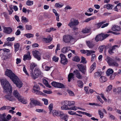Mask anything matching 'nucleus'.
I'll list each match as a JSON object with an SVG mask.
<instances>
[{
    "label": "nucleus",
    "instance_id": "obj_21",
    "mask_svg": "<svg viewBox=\"0 0 121 121\" xmlns=\"http://www.w3.org/2000/svg\"><path fill=\"white\" fill-rule=\"evenodd\" d=\"M31 57L30 56V53L29 52H27V55H25L23 56V60H24L25 61L26 60H30L31 59Z\"/></svg>",
    "mask_w": 121,
    "mask_h": 121
},
{
    "label": "nucleus",
    "instance_id": "obj_40",
    "mask_svg": "<svg viewBox=\"0 0 121 121\" xmlns=\"http://www.w3.org/2000/svg\"><path fill=\"white\" fill-rule=\"evenodd\" d=\"M102 74L101 72H97L95 73L94 74V76L95 78H96L97 77L100 76Z\"/></svg>",
    "mask_w": 121,
    "mask_h": 121
},
{
    "label": "nucleus",
    "instance_id": "obj_39",
    "mask_svg": "<svg viewBox=\"0 0 121 121\" xmlns=\"http://www.w3.org/2000/svg\"><path fill=\"white\" fill-rule=\"evenodd\" d=\"M74 75L73 73H69L68 76V81L70 82L71 81V79L72 78H73Z\"/></svg>",
    "mask_w": 121,
    "mask_h": 121
},
{
    "label": "nucleus",
    "instance_id": "obj_54",
    "mask_svg": "<svg viewBox=\"0 0 121 121\" xmlns=\"http://www.w3.org/2000/svg\"><path fill=\"white\" fill-rule=\"evenodd\" d=\"M53 108V104L52 103L50 104L49 105L48 108L49 109L50 112H51V111H52L53 110H52Z\"/></svg>",
    "mask_w": 121,
    "mask_h": 121
},
{
    "label": "nucleus",
    "instance_id": "obj_13",
    "mask_svg": "<svg viewBox=\"0 0 121 121\" xmlns=\"http://www.w3.org/2000/svg\"><path fill=\"white\" fill-rule=\"evenodd\" d=\"M77 66L78 67L79 70L83 73L85 74L86 72V69L85 67L81 64H78Z\"/></svg>",
    "mask_w": 121,
    "mask_h": 121
},
{
    "label": "nucleus",
    "instance_id": "obj_20",
    "mask_svg": "<svg viewBox=\"0 0 121 121\" xmlns=\"http://www.w3.org/2000/svg\"><path fill=\"white\" fill-rule=\"evenodd\" d=\"M12 28L9 27L4 28V32L7 34H10L12 31Z\"/></svg>",
    "mask_w": 121,
    "mask_h": 121
},
{
    "label": "nucleus",
    "instance_id": "obj_27",
    "mask_svg": "<svg viewBox=\"0 0 121 121\" xmlns=\"http://www.w3.org/2000/svg\"><path fill=\"white\" fill-rule=\"evenodd\" d=\"M121 29L120 27L117 25H114L112 28V30L115 31H120Z\"/></svg>",
    "mask_w": 121,
    "mask_h": 121
},
{
    "label": "nucleus",
    "instance_id": "obj_6",
    "mask_svg": "<svg viewBox=\"0 0 121 121\" xmlns=\"http://www.w3.org/2000/svg\"><path fill=\"white\" fill-rule=\"evenodd\" d=\"M62 102L64 104L61 107V108L62 110H72L75 111L78 108V107H72L70 108H69L67 104H65V103H64L63 102Z\"/></svg>",
    "mask_w": 121,
    "mask_h": 121
},
{
    "label": "nucleus",
    "instance_id": "obj_43",
    "mask_svg": "<svg viewBox=\"0 0 121 121\" xmlns=\"http://www.w3.org/2000/svg\"><path fill=\"white\" fill-rule=\"evenodd\" d=\"M65 87V86L60 83H58L57 87L60 88H63Z\"/></svg>",
    "mask_w": 121,
    "mask_h": 121
},
{
    "label": "nucleus",
    "instance_id": "obj_38",
    "mask_svg": "<svg viewBox=\"0 0 121 121\" xmlns=\"http://www.w3.org/2000/svg\"><path fill=\"white\" fill-rule=\"evenodd\" d=\"M105 22V21H103L96 24L95 25L96 26L97 28L98 29L99 28L102 24H104Z\"/></svg>",
    "mask_w": 121,
    "mask_h": 121
},
{
    "label": "nucleus",
    "instance_id": "obj_61",
    "mask_svg": "<svg viewBox=\"0 0 121 121\" xmlns=\"http://www.w3.org/2000/svg\"><path fill=\"white\" fill-rule=\"evenodd\" d=\"M76 26H73V27H71L72 28V29L74 32L76 31H77V30L78 29V28ZM74 33H75V32H74Z\"/></svg>",
    "mask_w": 121,
    "mask_h": 121
},
{
    "label": "nucleus",
    "instance_id": "obj_10",
    "mask_svg": "<svg viewBox=\"0 0 121 121\" xmlns=\"http://www.w3.org/2000/svg\"><path fill=\"white\" fill-rule=\"evenodd\" d=\"M60 57L61 59V63L64 65L67 64L68 61L65 55L63 54H61L60 55Z\"/></svg>",
    "mask_w": 121,
    "mask_h": 121
},
{
    "label": "nucleus",
    "instance_id": "obj_55",
    "mask_svg": "<svg viewBox=\"0 0 121 121\" xmlns=\"http://www.w3.org/2000/svg\"><path fill=\"white\" fill-rule=\"evenodd\" d=\"M81 63H86V59L83 56H82L81 57Z\"/></svg>",
    "mask_w": 121,
    "mask_h": 121
},
{
    "label": "nucleus",
    "instance_id": "obj_50",
    "mask_svg": "<svg viewBox=\"0 0 121 121\" xmlns=\"http://www.w3.org/2000/svg\"><path fill=\"white\" fill-rule=\"evenodd\" d=\"M15 39L14 37H13L12 38L8 37L7 38L6 40L8 41H14Z\"/></svg>",
    "mask_w": 121,
    "mask_h": 121
},
{
    "label": "nucleus",
    "instance_id": "obj_2",
    "mask_svg": "<svg viewBox=\"0 0 121 121\" xmlns=\"http://www.w3.org/2000/svg\"><path fill=\"white\" fill-rule=\"evenodd\" d=\"M30 76L34 79H36L39 77L42 76L43 75V73L40 69L38 68L35 69L34 72L33 71H30Z\"/></svg>",
    "mask_w": 121,
    "mask_h": 121
},
{
    "label": "nucleus",
    "instance_id": "obj_48",
    "mask_svg": "<svg viewBox=\"0 0 121 121\" xmlns=\"http://www.w3.org/2000/svg\"><path fill=\"white\" fill-rule=\"evenodd\" d=\"M33 1H31L30 0H27L26 2V4L29 6H31L33 4Z\"/></svg>",
    "mask_w": 121,
    "mask_h": 121
},
{
    "label": "nucleus",
    "instance_id": "obj_46",
    "mask_svg": "<svg viewBox=\"0 0 121 121\" xmlns=\"http://www.w3.org/2000/svg\"><path fill=\"white\" fill-rule=\"evenodd\" d=\"M25 36L27 38H29L31 37H34V35L30 33H28L25 35Z\"/></svg>",
    "mask_w": 121,
    "mask_h": 121
},
{
    "label": "nucleus",
    "instance_id": "obj_42",
    "mask_svg": "<svg viewBox=\"0 0 121 121\" xmlns=\"http://www.w3.org/2000/svg\"><path fill=\"white\" fill-rule=\"evenodd\" d=\"M22 22H27L29 21L28 19L26 17L22 16Z\"/></svg>",
    "mask_w": 121,
    "mask_h": 121
},
{
    "label": "nucleus",
    "instance_id": "obj_41",
    "mask_svg": "<svg viewBox=\"0 0 121 121\" xmlns=\"http://www.w3.org/2000/svg\"><path fill=\"white\" fill-rule=\"evenodd\" d=\"M43 83L47 87L49 88H51V86L49 85L48 81L45 79H44L43 80Z\"/></svg>",
    "mask_w": 121,
    "mask_h": 121
},
{
    "label": "nucleus",
    "instance_id": "obj_17",
    "mask_svg": "<svg viewBox=\"0 0 121 121\" xmlns=\"http://www.w3.org/2000/svg\"><path fill=\"white\" fill-rule=\"evenodd\" d=\"M82 53L85 54L86 53H87L86 55L87 56H90L91 55V53H93L95 52V51H89L88 50H82L80 51Z\"/></svg>",
    "mask_w": 121,
    "mask_h": 121
},
{
    "label": "nucleus",
    "instance_id": "obj_45",
    "mask_svg": "<svg viewBox=\"0 0 121 121\" xmlns=\"http://www.w3.org/2000/svg\"><path fill=\"white\" fill-rule=\"evenodd\" d=\"M31 101L35 106L39 105V102L36 100L33 99Z\"/></svg>",
    "mask_w": 121,
    "mask_h": 121
},
{
    "label": "nucleus",
    "instance_id": "obj_37",
    "mask_svg": "<svg viewBox=\"0 0 121 121\" xmlns=\"http://www.w3.org/2000/svg\"><path fill=\"white\" fill-rule=\"evenodd\" d=\"M37 65L35 63H32L30 65V69L31 70L30 71H33V70L34 68Z\"/></svg>",
    "mask_w": 121,
    "mask_h": 121
},
{
    "label": "nucleus",
    "instance_id": "obj_62",
    "mask_svg": "<svg viewBox=\"0 0 121 121\" xmlns=\"http://www.w3.org/2000/svg\"><path fill=\"white\" fill-rule=\"evenodd\" d=\"M13 45L12 43L8 42L5 43L4 45L3 46H11Z\"/></svg>",
    "mask_w": 121,
    "mask_h": 121
},
{
    "label": "nucleus",
    "instance_id": "obj_22",
    "mask_svg": "<svg viewBox=\"0 0 121 121\" xmlns=\"http://www.w3.org/2000/svg\"><path fill=\"white\" fill-rule=\"evenodd\" d=\"M13 94L18 99L21 96L18 91L17 90L14 91L13 92Z\"/></svg>",
    "mask_w": 121,
    "mask_h": 121
},
{
    "label": "nucleus",
    "instance_id": "obj_23",
    "mask_svg": "<svg viewBox=\"0 0 121 121\" xmlns=\"http://www.w3.org/2000/svg\"><path fill=\"white\" fill-rule=\"evenodd\" d=\"M64 103H65L66 104H67L68 106H70L74 104L75 102L73 101H70L67 100H65L63 101Z\"/></svg>",
    "mask_w": 121,
    "mask_h": 121
},
{
    "label": "nucleus",
    "instance_id": "obj_34",
    "mask_svg": "<svg viewBox=\"0 0 121 121\" xmlns=\"http://www.w3.org/2000/svg\"><path fill=\"white\" fill-rule=\"evenodd\" d=\"M77 85L81 88H82L83 86V83L82 82L81 80H77Z\"/></svg>",
    "mask_w": 121,
    "mask_h": 121
},
{
    "label": "nucleus",
    "instance_id": "obj_58",
    "mask_svg": "<svg viewBox=\"0 0 121 121\" xmlns=\"http://www.w3.org/2000/svg\"><path fill=\"white\" fill-rule=\"evenodd\" d=\"M58 82H53L51 83L52 85L56 87H57V86L58 84Z\"/></svg>",
    "mask_w": 121,
    "mask_h": 121
},
{
    "label": "nucleus",
    "instance_id": "obj_52",
    "mask_svg": "<svg viewBox=\"0 0 121 121\" xmlns=\"http://www.w3.org/2000/svg\"><path fill=\"white\" fill-rule=\"evenodd\" d=\"M63 5H62L61 4H60L59 3H56L55 5V6L56 8H60L61 7H62Z\"/></svg>",
    "mask_w": 121,
    "mask_h": 121
},
{
    "label": "nucleus",
    "instance_id": "obj_29",
    "mask_svg": "<svg viewBox=\"0 0 121 121\" xmlns=\"http://www.w3.org/2000/svg\"><path fill=\"white\" fill-rule=\"evenodd\" d=\"M18 99L19 101L22 102L23 104H25L27 103V101L21 96L19 97Z\"/></svg>",
    "mask_w": 121,
    "mask_h": 121
},
{
    "label": "nucleus",
    "instance_id": "obj_64",
    "mask_svg": "<svg viewBox=\"0 0 121 121\" xmlns=\"http://www.w3.org/2000/svg\"><path fill=\"white\" fill-rule=\"evenodd\" d=\"M104 46H99V50L100 52H101L104 48Z\"/></svg>",
    "mask_w": 121,
    "mask_h": 121
},
{
    "label": "nucleus",
    "instance_id": "obj_59",
    "mask_svg": "<svg viewBox=\"0 0 121 121\" xmlns=\"http://www.w3.org/2000/svg\"><path fill=\"white\" fill-rule=\"evenodd\" d=\"M42 100L44 102V104L47 105L48 104V100L47 99H42Z\"/></svg>",
    "mask_w": 121,
    "mask_h": 121
},
{
    "label": "nucleus",
    "instance_id": "obj_9",
    "mask_svg": "<svg viewBox=\"0 0 121 121\" xmlns=\"http://www.w3.org/2000/svg\"><path fill=\"white\" fill-rule=\"evenodd\" d=\"M61 112L59 111L53 110L49 112L50 114H52L54 117H58L60 116Z\"/></svg>",
    "mask_w": 121,
    "mask_h": 121
},
{
    "label": "nucleus",
    "instance_id": "obj_18",
    "mask_svg": "<svg viewBox=\"0 0 121 121\" xmlns=\"http://www.w3.org/2000/svg\"><path fill=\"white\" fill-rule=\"evenodd\" d=\"M52 40V38L50 35L48 36L47 38H43L42 39L43 42L47 43H50Z\"/></svg>",
    "mask_w": 121,
    "mask_h": 121
},
{
    "label": "nucleus",
    "instance_id": "obj_16",
    "mask_svg": "<svg viewBox=\"0 0 121 121\" xmlns=\"http://www.w3.org/2000/svg\"><path fill=\"white\" fill-rule=\"evenodd\" d=\"M118 46L117 45H115L110 48L108 50L109 53L111 54H112L114 53L113 52L117 48H118Z\"/></svg>",
    "mask_w": 121,
    "mask_h": 121
},
{
    "label": "nucleus",
    "instance_id": "obj_7",
    "mask_svg": "<svg viewBox=\"0 0 121 121\" xmlns=\"http://www.w3.org/2000/svg\"><path fill=\"white\" fill-rule=\"evenodd\" d=\"M79 23V22L78 20L72 18L70 20V22L68 24V26L70 27H72L73 26H77Z\"/></svg>",
    "mask_w": 121,
    "mask_h": 121
},
{
    "label": "nucleus",
    "instance_id": "obj_19",
    "mask_svg": "<svg viewBox=\"0 0 121 121\" xmlns=\"http://www.w3.org/2000/svg\"><path fill=\"white\" fill-rule=\"evenodd\" d=\"M72 36L69 35L64 36L63 37V40L66 43H69L70 41V38Z\"/></svg>",
    "mask_w": 121,
    "mask_h": 121
},
{
    "label": "nucleus",
    "instance_id": "obj_36",
    "mask_svg": "<svg viewBox=\"0 0 121 121\" xmlns=\"http://www.w3.org/2000/svg\"><path fill=\"white\" fill-rule=\"evenodd\" d=\"M118 65H119L116 61L113 60V61H112V62L111 63V64H110V66L118 67Z\"/></svg>",
    "mask_w": 121,
    "mask_h": 121
},
{
    "label": "nucleus",
    "instance_id": "obj_44",
    "mask_svg": "<svg viewBox=\"0 0 121 121\" xmlns=\"http://www.w3.org/2000/svg\"><path fill=\"white\" fill-rule=\"evenodd\" d=\"M80 60V58L77 56H75L73 59V61L77 62L79 61Z\"/></svg>",
    "mask_w": 121,
    "mask_h": 121
},
{
    "label": "nucleus",
    "instance_id": "obj_11",
    "mask_svg": "<svg viewBox=\"0 0 121 121\" xmlns=\"http://www.w3.org/2000/svg\"><path fill=\"white\" fill-rule=\"evenodd\" d=\"M33 90L34 91V92L38 95H41L42 92L39 91L40 89L38 86L36 85L33 86Z\"/></svg>",
    "mask_w": 121,
    "mask_h": 121
},
{
    "label": "nucleus",
    "instance_id": "obj_47",
    "mask_svg": "<svg viewBox=\"0 0 121 121\" xmlns=\"http://www.w3.org/2000/svg\"><path fill=\"white\" fill-rule=\"evenodd\" d=\"M23 71L26 75L28 76H29V74L27 73V70L26 68V66L25 65H23Z\"/></svg>",
    "mask_w": 121,
    "mask_h": 121
},
{
    "label": "nucleus",
    "instance_id": "obj_28",
    "mask_svg": "<svg viewBox=\"0 0 121 121\" xmlns=\"http://www.w3.org/2000/svg\"><path fill=\"white\" fill-rule=\"evenodd\" d=\"M86 44L89 48H92L94 46V44L92 41H86Z\"/></svg>",
    "mask_w": 121,
    "mask_h": 121
},
{
    "label": "nucleus",
    "instance_id": "obj_31",
    "mask_svg": "<svg viewBox=\"0 0 121 121\" xmlns=\"http://www.w3.org/2000/svg\"><path fill=\"white\" fill-rule=\"evenodd\" d=\"M113 72V71L112 69H109L106 72V74L108 76Z\"/></svg>",
    "mask_w": 121,
    "mask_h": 121
},
{
    "label": "nucleus",
    "instance_id": "obj_4",
    "mask_svg": "<svg viewBox=\"0 0 121 121\" xmlns=\"http://www.w3.org/2000/svg\"><path fill=\"white\" fill-rule=\"evenodd\" d=\"M12 81L19 88H21L22 86L23 83L17 76Z\"/></svg>",
    "mask_w": 121,
    "mask_h": 121
},
{
    "label": "nucleus",
    "instance_id": "obj_53",
    "mask_svg": "<svg viewBox=\"0 0 121 121\" xmlns=\"http://www.w3.org/2000/svg\"><path fill=\"white\" fill-rule=\"evenodd\" d=\"M98 113L99 114L100 116V117L101 118H102L104 116L103 113L100 110H98Z\"/></svg>",
    "mask_w": 121,
    "mask_h": 121
},
{
    "label": "nucleus",
    "instance_id": "obj_56",
    "mask_svg": "<svg viewBox=\"0 0 121 121\" xmlns=\"http://www.w3.org/2000/svg\"><path fill=\"white\" fill-rule=\"evenodd\" d=\"M117 74V73H115L114 74L112 75L110 77V78L111 80H112L115 77V75Z\"/></svg>",
    "mask_w": 121,
    "mask_h": 121
},
{
    "label": "nucleus",
    "instance_id": "obj_24",
    "mask_svg": "<svg viewBox=\"0 0 121 121\" xmlns=\"http://www.w3.org/2000/svg\"><path fill=\"white\" fill-rule=\"evenodd\" d=\"M105 60L108 64L109 65H110L112 61H113V60L108 56H106Z\"/></svg>",
    "mask_w": 121,
    "mask_h": 121
},
{
    "label": "nucleus",
    "instance_id": "obj_30",
    "mask_svg": "<svg viewBox=\"0 0 121 121\" xmlns=\"http://www.w3.org/2000/svg\"><path fill=\"white\" fill-rule=\"evenodd\" d=\"M113 6L111 4H108L106 5H105L104 6V8H106L108 10L111 9L112 8Z\"/></svg>",
    "mask_w": 121,
    "mask_h": 121
},
{
    "label": "nucleus",
    "instance_id": "obj_12",
    "mask_svg": "<svg viewBox=\"0 0 121 121\" xmlns=\"http://www.w3.org/2000/svg\"><path fill=\"white\" fill-rule=\"evenodd\" d=\"M74 75L78 78L82 79L83 78V76L81 74L79 70L77 69H75L73 72Z\"/></svg>",
    "mask_w": 121,
    "mask_h": 121
},
{
    "label": "nucleus",
    "instance_id": "obj_49",
    "mask_svg": "<svg viewBox=\"0 0 121 121\" xmlns=\"http://www.w3.org/2000/svg\"><path fill=\"white\" fill-rule=\"evenodd\" d=\"M35 106V105L31 101L30 103L29 104L28 107L29 108H31L34 107Z\"/></svg>",
    "mask_w": 121,
    "mask_h": 121
},
{
    "label": "nucleus",
    "instance_id": "obj_26",
    "mask_svg": "<svg viewBox=\"0 0 121 121\" xmlns=\"http://www.w3.org/2000/svg\"><path fill=\"white\" fill-rule=\"evenodd\" d=\"M69 47H65L61 49V52L63 53H65L70 50Z\"/></svg>",
    "mask_w": 121,
    "mask_h": 121
},
{
    "label": "nucleus",
    "instance_id": "obj_14",
    "mask_svg": "<svg viewBox=\"0 0 121 121\" xmlns=\"http://www.w3.org/2000/svg\"><path fill=\"white\" fill-rule=\"evenodd\" d=\"M33 55L34 57L37 59L38 60H40V56L39 52L38 51L35 50L32 52Z\"/></svg>",
    "mask_w": 121,
    "mask_h": 121
},
{
    "label": "nucleus",
    "instance_id": "obj_8",
    "mask_svg": "<svg viewBox=\"0 0 121 121\" xmlns=\"http://www.w3.org/2000/svg\"><path fill=\"white\" fill-rule=\"evenodd\" d=\"M6 115L5 113L0 114V121H9V120L10 119L11 116L9 114L8 115L6 119L5 118Z\"/></svg>",
    "mask_w": 121,
    "mask_h": 121
},
{
    "label": "nucleus",
    "instance_id": "obj_63",
    "mask_svg": "<svg viewBox=\"0 0 121 121\" xmlns=\"http://www.w3.org/2000/svg\"><path fill=\"white\" fill-rule=\"evenodd\" d=\"M68 92L70 96H74V93L72 91L70 90H68Z\"/></svg>",
    "mask_w": 121,
    "mask_h": 121
},
{
    "label": "nucleus",
    "instance_id": "obj_1",
    "mask_svg": "<svg viewBox=\"0 0 121 121\" xmlns=\"http://www.w3.org/2000/svg\"><path fill=\"white\" fill-rule=\"evenodd\" d=\"M1 84L3 87L4 91L7 95H5V98L10 101H13L15 100L14 97L11 95L12 93V87L7 79L3 78L0 79Z\"/></svg>",
    "mask_w": 121,
    "mask_h": 121
},
{
    "label": "nucleus",
    "instance_id": "obj_25",
    "mask_svg": "<svg viewBox=\"0 0 121 121\" xmlns=\"http://www.w3.org/2000/svg\"><path fill=\"white\" fill-rule=\"evenodd\" d=\"M96 67V63L94 62L91 66L89 70V72L91 73L92 71L95 69Z\"/></svg>",
    "mask_w": 121,
    "mask_h": 121
},
{
    "label": "nucleus",
    "instance_id": "obj_57",
    "mask_svg": "<svg viewBox=\"0 0 121 121\" xmlns=\"http://www.w3.org/2000/svg\"><path fill=\"white\" fill-rule=\"evenodd\" d=\"M112 85H110L107 88L106 91L107 92H109L111 90L112 88Z\"/></svg>",
    "mask_w": 121,
    "mask_h": 121
},
{
    "label": "nucleus",
    "instance_id": "obj_3",
    "mask_svg": "<svg viewBox=\"0 0 121 121\" xmlns=\"http://www.w3.org/2000/svg\"><path fill=\"white\" fill-rule=\"evenodd\" d=\"M109 35L107 34H104V33H101L96 36L95 38V40L97 42L99 41H102L108 37Z\"/></svg>",
    "mask_w": 121,
    "mask_h": 121
},
{
    "label": "nucleus",
    "instance_id": "obj_60",
    "mask_svg": "<svg viewBox=\"0 0 121 121\" xmlns=\"http://www.w3.org/2000/svg\"><path fill=\"white\" fill-rule=\"evenodd\" d=\"M35 111L39 112H46L43 109H36L35 110Z\"/></svg>",
    "mask_w": 121,
    "mask_h": 121
},
{
    "label": "nucleus",
    "instance_id": "obj_32",
    "mask_svg": "<svg viewBox=\"0 0 121 121\" xmlns=\"http://www.w3.org/2000/svg\"><path fill=\"white\" fill-rule=\"evenodd\" d=\"M14 47L15 49V51L16 52L18 51L19 49L20 46V44L19 43H15L14 45Z\"/></svg>",
    "mask_w": 121,
    "mask_h": 121
},
{
    "label": "nucleus",
    "instance_id": "obj_35",
    "mask_svg": "<svg viewBox=\"0 0 121 121\" xmlns=\"http://www.w3.org/2000/svg\"><path fill=\"white\" fill-rule=\"evenodd\" d=\"M107 80V78L104 76H101L99 79V81L101 82H104Z\"/></svg>",
    "mask_w": 121,
    "mask_h": 121
},
{
    "label": "nucleus",
    "instance_id": "obj_51",
    "mask_svg": "<svg viewBox=\"0 0 121 121\" xmlns=\"http://www.w3.org/2000/svg\"><path fill=\"white\" fill-rule=\"evenodd\" d=\"M26 29L27 30H30L32 29L31 26L30 25H26L25 26Z\"/></svg>",
    "mask_w": 121,
    "mask_h": 121
},
{
    "label": "nucleus",
    "instance_id": "obj_33",
    "mask_svg": "<svg viewBox=\"0 0 121 121\" xmlns=\"http://www.w3.org/2000/svg\"><path fill=\"white\" fill-rule=\"evenodd\" d=\"M90 31V29L87 28H85L82 29V32L83 33H89Z\"/></svg>",
    "mask_w": 121,
    "mask_h": 121
},
{
    "label": "nucleus",
    "instance_id": "obj_5",
    "mask_svg": "<svg viewBox=\"0 0 121 121\" xmlns=\"http://www.w3.org/2000/svg\"><path fill=\"white\" fill-rule=\"evenodd\" d=\"M5 75L9 77L12 81L17 76L10 70L7 69L5 72Z\"/></svg>",
    "mask_w": 121,
    "mask_h": 121
},
{
    "label": "nucleus",
    "instance_id": "obj_15",
    "mask_svg": "<svg viewBox=\"0 0 121 121\" xmlns=\"http://www.w3.org/2000/svg\"><path fill=\"white\" fill-rule=\"evenodd\" d=\"M60 117L63 120H64L65 121H67L68 116L67 114H64L63 112H61Z\"/></svg>",
    "mask_w": 121,
    "mask_h": 121
}]
</instances>
